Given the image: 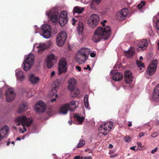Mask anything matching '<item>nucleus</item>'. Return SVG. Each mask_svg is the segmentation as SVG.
<instances>
[{
	"instance_id": "f257e3e1",
	"label": "nucleus",
	"mask_w": 159,
	"mask_h": 159,
	"mask_svg": "<svg viewBox=\"0 0 159 159\" xmlns=\"http://www.w3.org/2000/svg\"><path fill=\"white\" fill-rule=\"evenodd\" d=\"M106 22V20H103L101 22L103 27L99 26L96 29L92 37V40L94 42H98L102 39L106 40L109 38L111 33V29L109 26H104L105 23Z\"/></svg>"
},
{
	"instance_id": "f03ea898",
	"label": "nucleus",
	"mask_w": 159,
	"mask_h": 159,
	"mask_svg": "<svg viewBox=\"0 0 159 159\" xmlns=\"http://www.w3.org/2000/svg\"><path fill=\"white\" fill-rule=\"evenodd\" d=\"M33 121L31 117L27 118L25 116H19L15 120V124L16 126L21 125L23 127L24 130L21 128L19 129V131L22 133H24L27 131L25 127H28L31 125Z\"/></svg>"
},
{
	"instance_id": "7ed1b4c3",
	"label": "nucleus",
	"mask_w": 159,
	"mask_h": 159,
	"mask_svg": "<svg viewBox=\"0 0 159 159\" xmlns=\"http://www.w3.org/2000/svg\"><path fill=\"white\" fill-rule=\"evenodd\" d=\"M78 105L79 102L78 101H72L70 104H66L62 106L60 108L59 113L65 115L67 113L68 110L74 111L78 107Z\"/></svg>"
},
{
	"instance_id": "20e7f679",
	"label": "nucleus",
	"mask_w": 159,
	"mask_h": 159,
	"mask_svg": "<svg viewBox=\"0 0 159 159\" xmlns=\"http://www.w3.org/2000/svg\"><path fill=\"white\" fill-rule=\"evenodd\" d=\"M25 57L22 66L25 71H27L30 69L33 65L34 57L33 54L30 53L28 56H25Z\"/></svg>"
},
{
	"instance_id": "39448f33",
	"label": "nucleus",
	"mask_w": 159,
	"mask_h": 159,
	"mask_svg": "<svg viewBox=\"0 0 159 159\" xmlns=\"http://www.w3.org/2000/svg\"><path fill=\"white\" fill-rule=\"evenodd\" d=\"M113 123L111 121H108L101 125L98 128L100 133L104 135H107L113 128Z\"/></svg>"
},
{
	"instance_id": "423d86ee",
	"label": "nucleus",
	"mask_w": 159,
	"mask_h": 159,
	"mask_svg": "<svg viewBox=\"0 0 159 159\" xmlns=\"http://www.w3.org/2000/svg\"><path fill=\"white\" fill-rule=\"evenodd\" d=\"M59 11L56 7H54L47 11L46 14L50 20L53 22H56L58 19Z\"/></svg>"
},
{
	"instance_id": "0eeeda50",
	"label": "nucleus",
	"mask_w": 159,
	"mask_h": 159,
	"mask_svg": "<svg viewBox=\"0 0 159 159\" xmlns=\"http://www.w3.org/2000/svg\"><path fill=\"white\" fill-rule=\"evenodd\" d=\"M99 21V17L97 14H92L88 18L87 23L88 26L91 28L95 27Z\"/></svg>"
},
{
	"instance_id": "6e6552de",
	"label": "nucleus",
	"mask_w": 159,
	"mask_h": 159,
	"mask_svg": "<svg viewBox=\"0 0 159 159\" xmlns=\"http://www.w3.org/2000/svg\"><path fill=\"white\" fill-rule=\"evenodd\" d=\"M128 13V9L127 8H123L116 13V18L119 21L123 20L126 19Z\"/></svg>"
},
{
	"instance_id": "1a4fd4ad",
	"label": "nucleus",
	"mask_w": 159,
	"mask_h": 159,
	"mask_svg": "<svg viewBox=\"0 0 159 159\" xmlns=\"http://www.w3.org/2000/svg\"><path fill=\"white\" fill-rule=\"evenodd\" d=\"M43 33L41 35L45 39L49 38L51 35V29L50 26L48 24H44L42 27Z\"/></svg>"
},
{
	"instance_id": "9d476101",
	"label": "nucleus",
	"mask_w": 159,
	"mask_h": 159,
	"mask_svg": "<svg viewBox=\"0 0 159 159\" xmlns=\"http://www.w3.org/2000/svg\"><path fill=\"white\" fill-rule=\"evenodd\" d=\"M67 38L66 33L65 31L60 32L57 37L56 41L58 46H61L63 45Z\"/></svg>"
},
{
	"instance_id": "9b49d317",
	"label": "nucleus",
	"mask_w": 159,
	"mask_h": 159,
	"mask_svg": "<svg viewBox=\"0 0 159 159\" xmlns=\"http://www.w3.org/2000/svg\"><path fill=\"white\" fill-rule=\"evenodd\" d=\"M157 61L154 60L152 61L148 66L147 71V75H153L155 72L157 66Z\"/></svg>"
},
{
	"instance_id": "f8f14e48",
	"label": "nucleus",
	"mask_w": 159,
	"mask_h": 159,
	"mask_svg": "<svg viewBox=\"0 0 159 159\" xmlns=\"http://www.w3.org/2000/svg\"><path fill=\"white\" fill-rule=\"evenodd\" d=\"M6 101L8 102H12L14 99L15 93L12 88H9L6 91L5 93Z\"/></svg>"
},
{
	"instance_id": "ddd939ff",
	"label": "nucleus",
	"mask_w": 159,
	"mask_h": 159,
	"mask_svg": "<svg viewBox=\"0 0 159 159\" xmlns=\"http://www.w3.org/2000/svg\"><path fill=\"white\" fill-rule=\"evenodd\" d=\"M47 47V46L46 43H37L34 45L33 50H36L39 54H42Z\"/></svg>"
},
{
	"instance_id": "4468645a",
	"label": "nucleus",
	"mask_w": 159,
	"mask_h": 159,
	"mask_svg": "<svg viewBox=\"0 0 159 159\" xmlns=\"http://www.w3.org/2000/svg\"><path fill=\"white\" fill-rule=\"evenodd\" d=\"M59 23L61 26H64L67 22L68 18L66 11H62L61 13L59 19Z\"/></svg>"
},
{
	"instance_id": "2eb2a0df",
	"label": "nucleus",
	"mask_w": 159,
	"mask_h": 159,
	"mask_svg": "<svg viewBox=\"0 0 159 159\" xmlns=\"http://www.w3.org/2000/svg\"><path fill=\"white\" fill-rule=\"evenodd\" d=\"M66 65L67 64L65 61L61 60L59 61L58 66L59 75L66 71Z\"/></svg>"
},
{
	"instance_id": "dca6fc26",
	"label": "nucleus",
	"mask_w": 159,
	"mask_h": 159,
	"mask_svg": "<svg viewBox=\"0 0 159 159\" xmlns=\"http://www.w3.org/2000/svg\"><path fill=\"white\" fill-rule=\"evenodd\" d=\"M89 51V49L87 48H81L77 53L78 58L80 59V56H83L84 57V59H87Z\"/></svg>"
},
{
	"instance_id": "f3484780",
	"label": "nucleus",
	"mask_w": 159,
	"mask_h": 159,
	"mask_svg": "<svg viewBox=\"0 0 159 159\" xmlns=\"http://www.w3.org/2000/svg\"><path fill=\"white\" fill-rule=\"evenodd\" d=\"M45 105L43 102L39 101L36 104L35 109L38 112H43L45 110Z\"/></svg>"
},
{
	"instance_id": "a211bd4d",
	"label": "nucleus",
	"mask_w": 159,
	"mask_h": 159,
	"mask_svg": "<svg viewBox=\"0 0 159 159\" xmlns=\"http://www.w3.org/2000/svg\"><path fill=\"white\" fill-rule=\"evenodd\" d=\"M57 57L54 54L51 53L48 56L47 61V67L51 68L54 65L53 60L57 59Z\"/></svg>"
},
{
	"instance_id": "6ab92c4d",
	"label": "nucleus",
	"mask_w": 159,
	"mask_h": 159,
	"mask_svg": "<svg viewBox=\"0 0 159 159\" xmlns=\"http://www.w3.org/2000/svg\"><path fill=\"white\" fill-rule=\"evenodd\" d=\"M152 99L155 101L159 100V84L156 86L154 89Z\"/></svg>"
},
{
	"instance_id": "aec40b11",
	"label": "nucleus",
	"mask_w": 159,
	"mask_h": 159,
	"mask_svg": "<svg viewBox=\"0 0 159 159\" xmlns=\"http://www.w3.org/2000/svg\"><path fill=\"white\" fill-rule=\"evenodd\" d=\"M125 80L127 84H129L132 81L133 77L130 71L126 70L125 72Z\"/></svg>"
},
{
	"instance_id": "412c9836",
	"label": "nucleus",
	"mask_w": 159,
	"mask_h": 159,
	"mask_svg": "<svg viewBox=\"0 0 159 159\" xmlns=\"http://www.w3.org/2000/svg\"><path fill=\"white\" fill-rule=\"evenodd\" d=\"M16 76L17 80L20 82H22L25 79V76L23 71L19 69L16 70Z\"/></svg>"
},
{
	"instance_id": "4be33fe9",
	"label": "nucleus",
	"mask_w": 159,
	"mask_h": 159,
	"mask_svg": "<svg viewBox=\"0 0 159 159\" xmlns=\"http://www.w3.org/2000/svg\"><path fill=\"white\" fill-rule=\"evenodd\" d=\"M76 83V80L74 78H70L68 81V89L70 90H74Z\"/></svg>"
},
{
	"instance_id": "5701e85b",
	"label": "nucleus",
	"mask_w": 159,
	"mask_h": 159,
	"mask_svg": "<svg viewBox=\"0 0 159 159\" xmlns=\"http://www.w3.org/2000/svg\"><path fill=\"white\" fill-rule=\"evenodd\" d=\"M114 74L113 76V79L114 80L119 81L120 80L123 78V75L120 72L115 73L113 70H111L110 73V75Z\"/></svg>"
},
{
	"instance_id": "b1692460",
	"label": "nucleus",
	"mask_w": 159,
	"mask_h": 159,
	"mask_svg": "<svg viewBox=\"0 0 159 159\" xmlns=\"http://www.w3.org/2000/svg\"><path fill=\"white\" fill-rule=\"evenodd\" d=\"M148 44V42L146 39L141 40L139 42L138 44V49L140 48L143 50L145 49L147 47Z\"/></svg>"
},
{
	"instance_id": "393cba45",
	"label": "nucleus",
	"mask_w": 159,
	"mask_h": 159,
	"mask_svg": "<svg viewBox=\"0 0 159 159\" xmlns=\"http://www.w3.org/2000/svg\"><path fill=\"white\" fill-rule=\"evenodd\" d=\"M9 131V127L8 126L4 125L0 130V134L3 137H5L8 134Z\"/></svg>"
},
{
	"instance_id": "a878e982",
	"label": "nucleus",
	"mask_w": 159,
	"mask_h": 159,
	"mask_svg": "<svg viewBox=\"0 0 159 159\" xmlns=\"http://www.w3.org/2000/svg\"><path fill=\"white\" fill-rule=\"evenodd\" d=\"M135 49L133 47H130V49L126 51L125 53V56L129 58H131L134 54Z\"/></svg>"
},
{
	"instance_id": "bb28decb",
	"label": "nucleus",
	"mask_w": 159,
	"mask_h": 159,
	"mask_svg": "<svg viewBox=\"0 0 159 159\" xmlns=\"http://www.w3.org/2000/svg\"><path fill=\"white\" fill-rule=\"evenodd\" d=\"M29 81L32 84L37 83L39 80V78L37 76H35L33 74H31L29 77Z\"/></svg>"
},
{
	"instance_id": "cd10ccee",
	"label": "nucleus",
	"mask_w": 159,
	"mask_h": 159,
	"mask_svg": "<svg viewBox=\"0 0 159 159\" xmlns=\"http://www.w3.org/2000/svg\"><path fill=\"white\" fill-rule=\"evenodd\" d=\"M84 9V8L79 6L75 7L73 9V12L74 16H75L76 14H80L82 13Z\"/></svg>"
},
{
	"instance_id": "c85d7f7f",
	"label": "nucleus",
	"mask_w": 159,
	"mask_h": 159,
	"mask_svg": "<svg viewBox=\"0 0 159 159\" xmlns=\"http://www.w3.org/2000/svg\"><path fill=\"white\" fill-rule=\"evenodd\" d=\"M101 0H93L90 4V7L94 10L96 9V5H98L101 2Z\"/></svg>"
},
{
	"instance_id": "c756f323",
	"label": "nucleus",
	"mask_w": 159,
	"mask_h": 159,
	"mask_svg": "<svg viewBox=\"0 0 159 159\" xmlns=\"http://www.w3.org/2000/svg\"><path fill=\"white\" fill-rule=\"evenodd\" d=\"M84 25L82 22H80L78 24L77 31L79 34H81L83 31Z\"/></svg>"
},
{
	"instance_id": "7c9ffc66",
	"label": "nucleus",
	"mask_w": 159,
	"mask_h": 159,
	"mask_svg": "<svg viewBox=\"0 0 159 159\" xmlns=\"http://www.w3.org/2000/svg\"><path fill=\"white\" fill-rule=\"evenodd\" d=\"M74 117L77 120L79 124H82L84 119V117H81L80 115L79 114H75L74 115Z\"/></svg>"
},
{
	"instance_id": "2f4dec72",
	"label": "nucleus",
	"mask_w": 159,
	"mask_h": 159,
	"mask_svg": "<svg viewBox=\"0 0 159 159\" xmlns=\"http://www.w3.org/2000/svg\"><path fill=\"white\" fill-rule=\"evenodd\" d=\"M89 96L88 95H86L84 98V104L85 107L90 110V108L89 107Z\"/></svg>"
},
{
	"instance_id": "473e14b6",
	"label": "nucleus",
	"mask_w": 159,
	"mask_h": 159,
	"mask_svg": "<svg viewBox=\"0 0 159 159\" xmlns=\"http://www.w3.org/2000/svg\"><path fill=\"white\" fill-rule=\"evenodd\" d=\"M57 90L54 89H52L51 91L50 92V95L51 96L55 95V98L51 100V101L52 102L55 101L57 97V94L56 93Z\"/></svg>"
},
{
	"instance_id": "72a5a7b5",
	"label": "nucleus",
	"mask_w": 159,
	"mask_h": 159,
	"mask_svg": "<svg viewBox=\"0 0 159 159\" xmlns=\"http://www.w3.org/2000/svg\"><path fill=\"white\" fill-rule=\"evenodd\" d=\"M156 20L157 22H156V27L157 29L159 30V12L153 18V21H155Z\"/></svg>"
},
{
	"instance_id": "f704fd0d",
	"label": "nucleus",
	"mask_w": 159,
	"mask_h": 159,
	"mask_svg": "<svg viewBox=\"0 0 159 159\" xmlns=\"http://www.w3.org/2000/svg\"><path fill=\"white\" fill-rule=\"evenodd\" d=\"M80 59H78L77 57V54L76 57V59L77 62L80 64H81L83 63H84L87 59H84V57L83 56H80Z\"/></svg>"
},
{
	"instance_id": "c9c22d12",
	"label": "nucleus",
	"mask_w": 159,
	"mask_h": 159,
	"mask_svg": "<svg viewBox=\"0 0 159 159\" xmlns=\"http://www.w3.org/2000/svg\"><path fill=\"white\" fill-rule=\"evenodd\" d=\"M26 109V105L25 104H23L20 105L19 109L18 112L21 113L23 111Z\"/></svg>"
},
{
	"instance_id": "e433bc0d",
	"label": "nucleus",
	"mask_w": 159,
	"mask_h": 159,
	"mask_svg": "<svg viewBox=\"0 0 159 159\" xmlns=\"http://www.w3.org/2000/svg\"><path fill=\"white\" fill-rule=\"evenodd\" d=\"M61 84V80L60 79H57L54 82V84L55 85V87H53L52 89H55L57 90V89H58L59 86Z\"/></svg>"
},
{
	"instance_id": "4c0bfd02",
	"label": "nucleus",
	"mask_w": 159,
	"mask_h": 159,
	"mask_svg": "<svg viewBox=\"0 0 159 159\" xmlns=\"http://www.w3.org/2000/svg\"><path fill=\"white\" fill-rule=\"evenodd\" d=\"M70 91H71V96L73 97H75L77 96L80 93V91L78 89H77V90L76 92H75L74 90Z\"/></svg>"
},
{
	"instance_id": "58836bf2",
	"label": "nucleus",
	"mask_w": 159,
	"mask_h": 159,
	"mask_svg": "<svg viewBox=\"0 0 159 159\" xmlns=\"http://www.w3.org/2000/svg\"><path fill=\"white\" fill-rule=\"evenodd\" d=\"M85 143V141L83 140L80 139L77 146V148H81L84 146Z\"/></svg>"
},
{
	"instance_id": "ea45409f",
	"label": "nucleus",
	"mask_w": 159,
	"mask_h": 159,
	"mask_svg": "<svg viewBox=\"0 0 159 159\" xmlns=\"http://www.w3.org/2000/svg\"><path fill=\"white\" fill-rule=\"evenodd\" d=\"M145 2L144 1H141L139 4L137 5V7L139 9H140L143 7V6L145 5Z\"/></svg>"
},
{
	"instance_id": "a19ab883",
	"label": "nucleus",
	"mask_w": 159,
	"mask_h": 159,
	"mask_svg": "<svg viewBox=\"0 0 159 159\" xmlns=\"http://www.w3.org/2000/svg\"><path fill=\"white\" fill-rule=\"evenodd\" d=\"M136 64L137 66L139 67H144L143 65L140 61H136Z\"/></svg>"
},
{
	"instance_id": "79ce46f5",
	"label": "nucleus",
	"mask_w": 159,
	"mask_h": 159,
	"mask_svg": "<svg viewBox=\"0 0 159 159\" xmlns=\"http://www.w3.org/2000/svg\"><path fill=\"white\" fill-rule=\"evenodd\" d=\"M125 141L126 142H129L130 141L131 139L129 136H126L125 137Z\"/></svg>"
},
{
	"instance_id": "37998d69",
	"label": "nucleus",
	"mask_w": 159,
	"mask_h": 159,
	"mask_svg": "<svg viewBox=\"0 0 159 159\" xmlns=\"http://www.w3.org/2000/svg\"><path fill=\"white\" fill-rule=\"evenodd\" d=\"M72 25H75L76 22L77 21V20H75V18H73L72 19Z\"/></svg>"
},
{
	"instance_id": "c03bdc74",
	"label": "nucleus",
	"mask_w": 159,
	"mask_h": 159,
	"mask_svg": "<svg viewBox=\"0 0 159 159\" xmlns=\"http://www.w3.org/2000/svg\"><path fill=\"white\" fill-rule=\"evenodd\" d=\"M158 149V148H156L152 150L151 152L152 153H154L156 151H157Z\"/></svg>"
},
{
	"instance_id": "a18cd8bd",
	"label": "nucleus",
	"mask_w": 159,
	"mask_h": 159,
	"mask_svg": "<svg viewBox=\"0 0 159 159\" xmlns=\"http://www.w3.org/2000/svg\"><path fill=\"white\" fill-rule=\"evenodd\" d=\"M157 133H153L151 135V136L153 138H155L157 136Z\"/></svg>"
},
{
	"instance_id": "49530a36",
	"label": "nucleus",
	"mask_w": 159,
	"mask_h": 159,
	"mask_svg": "<svg viewBox=\"0 0 159 159\" xmlns=\"http://www.w3.org/2000/svg\"><path fill=\"white\" fill-rule=\"evenodd\" d=\"M83 158V157L80 156H76L74 157V159H82Z\"/></svg>"
},
{
	"instance_id": "de8ad7c7",
	"label": "nucleus",
	"mask_w": 159,
	"mask_h": 159,
	"mask_svg": "<svg viewBox=\"0 0 159 159\" xmlns=\"http://www.w3.org/2000/svg\"><path fill=\"white\" fill-rule=\"evenodd\" d=\"M96 56V54L93 52H91L90 53V56L92 57H94Z\"/></svg>"
},
{
	"instance_id": "09e8293b",
	"label": "nucleus",
	"mask_w": 159,
	"mask_h": 159,
	"mask_svg": "<svg viewBox=\"0 0 159 159\" xmlns=\"http://www.w3.org/2000/svg\"><path fill=\"white\" fill-rule=\"evenodd\" d=\"M75 68L77 70L79 71H80L81 70V68L80 66H76Z\"/></svg>"
},
{
	"instance_id": "8fccbe9b",
	"label": "nucleus",
	"mask_w": 159,
	"mask_h": 159,
	"mask_svg": "<svg viewBox=\"0 0 159 159\" xmlns=\"http://www.w3.org/2000/svg\"><path fill=\"white\" fill-rule=\"evenodd\" d=\"M144 133L143 132H141L139 133V137H141L144 135Z\"/></svg>"
},
{
	"instance_id": "3c124183",
	"label": "nucleus",
	"mask_w": 159,
	"mask_h": 159,
	"mask_svg": "<svg viewBox=\"0 0 159 159\" xmlns=\"http://www.w3.org/2000/svg\"><path fill=\"white\" fill-rule=\"evenodd\" d=\"M84 159H92V157L91 156H85L84 158Z\"/></svg>"
},
{
	"instance_id": "603ef678",
	"label": "nucleus",
	"mask_w": 159,
	"mask_h": 159,
	"mask_svg": "<svg viewBox=\"0 0 159 159\" xmlns=\"http://www.w3.org/2000/svg\"><path fill=\"white\" fill-rule=\"evenodd\" d=\"M120 67V66L119 64H116L115 66H114V68H119Z\"/></svg>"
},
{
	"instance_id": "864d4df0",
	"label": "nucleus",
	"mask_w": 159,
	"mask_h": 159,
	"mask_svg": "<svg viewBox=\"0 0 159 159\" xmlns=\"http://www.w3.org/2000/svg\"><path fill=\"white\" fill-rule=\"evenodd\" d=\"M117 155V154L115 153V154H114L113 155H111L110 156V157H116Z\"/></svg>"
},
{
	"instance_id": "5fc2aeb1",
	"label": "nucleus",
	"mask_w": 159,
	"mask_h": 159,
	"mask_svg": "<svg viewBox=\"0 0 159 159\" xmlns=\"http://www.w3.org/2000/svg\"><path fill=\"white\" fill-rule=\"evenodd\" d=\"M55 74V72L54 71H53L51 73V76L52 77Z\"/></svg>"
},
{
	"instance_id": "6e6d98bb",
	"label": "nucleus",
	"mask_w": 159,
	"mask_h": 159,
	"mask_svg": "<svg viewBox=\"0 0 159 159\" xmlns=\"http://www.w3.org/2000/svg\"><path fill=\"white\" fill-rule=\"evenodd\" d=\"M136 147L135 146H134L132 147H131L130 148V149L133 150H135V148Z\"/></svg>"
},
{
	"instance_id": "4d7b16f0",
	"label": "nucleus",
	"mask_w": 159,
	"mask_h": 159,
	"mask_svg": "<svg viewBox=\"0 0 159 159\" xmlns=\"http://www.w3.org/2000/svg\"><path fill=\"white\" fill-rule=\"evenodd\" d=\"M150 31H149V34L150 36H152V34H150V33H152V29H151V27L150 28Z\"/></svg>"
},
{
	"instance_id": "13d9d810",
	"label": "nucleus",
	"mask_w": 159,
	"mask_h": 159,
	"mask_svg": "<svg viewBox=\"0 0 159 159\" xmlns=\"http://www.w3.org/2000/svg\"><path fill=\"white\" fill-rule=\"evenodd\" d=\"M2 88H0V97L1 98V95L2 92Z\"/></svg>"
},
{
	"instance_id": "bf43d9fd",
	"label": "nucleus",
	"mask_w": 159,
	"mask_h": 159,
	"mask_svg": "<svg viewBox=\"0 0 159 159\" xmlns=\"http://www.w3.org/2000/svg\"><path fill=\"white\" fill-rule=\"evenodd\" d=\"M4 138V137L2 136V135L0 134V141L2 140Z\"/></svg>"
},
{
	"instance_id": "052dcab7",
	"label": "nucleus",
	"mask_w": 159,
	"mask_h": 159,
	"mask_svg": "<svg viewBox=\"0 0 159 159\" xmlns=\"http://www.w3.org/2000/svg\"><path fill=\"white\" fill-rule=\"evenodd\" d=\"M87 69H88L89 70H91V68L90 67L89 65H88L87 66Z\"/></svg>"
},
{
	"instance_id": "680f3d73",
	"label": "nucleus",
	"mask_w": 159,
	"mask_h": 159,
	"mask_svg": "<svg viewBox=\"0 0 159 159\" xmlns=\"http://www.w3.org/2000/svg\"><path fill=\"white\" fill-rule=\"evenodd\" d=\"M72 121H68V123L70 125H71L72 124Z\"/></svg>"
},
{
	"instance_id": "e2e57ef3",
	"label": "nucleus",
	"mask_w": 159,
	"mask_h": 159,
	"mask_svg": "<svg viewBox=\"0 0 159 159\" xmlns=\"http://www.w3.org/2000/svg\"><path fill=\"white\" fill-rule=\"evenodd\" d=\"M113 147V145L111 144H110L109 145V148H112Z\"/></svg>"
},
{
	"instance_id": "0e129e2a",
	"label": "nucleus",
	"mask_w": 159,
	"mask_h": 159,
	"mask_svg": "<svg viewBox=\"0 0 159 159\" xmlns=\"http://www.w3.org/2000/svg\"><path fill=\"white\" fill-rule=\"evenodd\" d=\"M16 140L18 141H20L21 140V139L19 137H18L16 138Z\"/></svg>"
},
{
	"instance_id": "69168bd1",
	"label": "nucleus",
	"mask_w": 159,
	"mask_h": 159,
	"mask_svg": "<svg viewBox=\"0 0 159 159\" xmlns=\"http://www.w3.org/2000/svg\"><path fill=\"white\" fill-rule=\"evenodd\" d=\"M89 150V153H92L93 152V150H91L90 149Z\"/></svg>"
},
{
	"instance_id": "338daca9",
	"label": "nucleus",
	"mask_w": 159,
	"mask_h": 159,
	"mask_svg": "<svg viewBox=\"0 0 159 159\" xmlns=\"http://www.w3.org/2000/svg\"><path fill=\"white\" fill-rule=\"evenodd\" d=\"M10 143V142L8 141L7 143V146H9Z\"/></svg>"
},
{
	"instance_id": "774afa93",
	"label": "nucleus",
	"mask_w": 159,
	"mask_h": 159,
	"mask_svg": "<svg viewBox=\"0 0 159 159\" xmlns=\"http://www.w3.org/2000/svg\"><path fill=\"white\" fill-rule=\"evenodd\" d=\"M129 126H132V123L131 122H130V123L128 125Z\"/></svg>"
}]
</instances>
